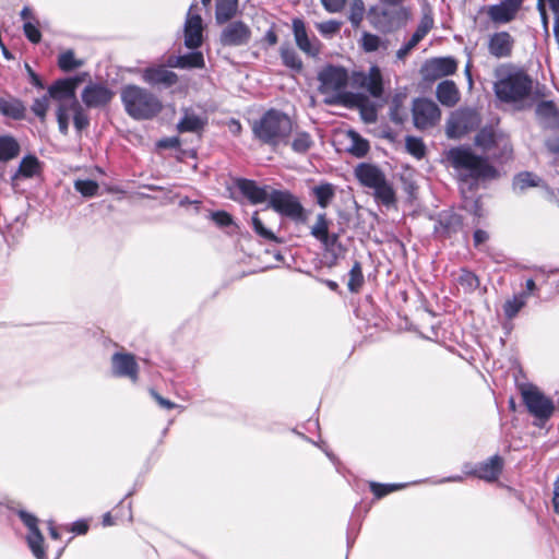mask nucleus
<instances>
[{
  "instance_id": "obj_1",
  "label": "nucleus",
  "mask_w": 559,
  "mask_h": 559,
  "mask_svg": "<svg viewBox=\"0 0 559 559\" xmlns=\"http://www.w3.org/2000/svg\"><path fill=\"white\" fill-rule=\"evenodd\" d=\"M493 92L506 104H523L533 91V79L522 68L513 64L501 66L495 71Z\"/></svg>"
},
{
  "instance_id": "obj_2",
  "label": "nucleus",
  "mask_w": 559,
  "mask_h": 559,
  "mask_svg": "<svg viewBox=\"0 0 559 559\" xmlns=\"http://www.w3.org/2000/svg\"><path fill=\"white\" fill-rule=\"evenodd\" d=\"M447 158L462 181L487 180L498 177V170L488 162V158L476 155L468 145L450 148Z\"/></svg>"
},
{
  "instance_id": "obj_3",
  "label": "nucleus",
  "mask_w": 559,
  "mask_h": 559,
  "mask_svg": "<svg viewBox=\"0 0 559 559\" xmlns=\"http://www.w3.org/2000/svg\"><path fill=\"white\" fill-rule=\"evenodd\" d=\"M252 132L262 144L275 148L281 144L288 143L293 132V121L283 111L270 109L253 122Z\"/></svg>"
},
{
  "instance_id": "obj_4",
  "label": "nucleus",
  "mask_w": 559,
  "mask_h": 559,
  "mask_svg": "<svg viewBox=\"0 0 559 559\" xmlns=\"http://www.w3.org/2000/svg\"><path fill=\"white\" fill-rule=\"evenodd\" d=\"M121 102L126 112L135 120L152 119L163 108L162 102L156 95L134 84L122 88Z\"/></svg>"
},
{
  "instance_id": "obj_5",
  "label": "nucleus",
  "mask_w": 559,
  "mask_h": 559,
  "mask_svg": "<svg viewBox=\"0 0 559 559\" xmlns=\"http://www.w3.org/2000/svg\"><path fill=\"white\" fill-rule=\"evenodd\" d=\"M320 82V92L331 95L326 99L328 104H335L344 100V91L348 84V73L345 68L336 66H326L318 73Z\"/></svg>"
},
{
  "instance_id": "obj_6",
  "label": "nucleus",
  "mask_w": 559,
  "mask_h": 559,
  "mask_svg": "<svg viewBox=\"0 0 559 559\" xmlns=\"http://www.w3.org/2000/svg\"><path fill=\"white\" fill-rule=\"evenodd\" d=\"M367 17L376 29L390 33L403 25L407 13L402 7L381 3L371 7Z\"/></svg>"
},
{
  "instance_id": "obj_7",
  "label": "nucleus",
  "mask_w": 559,
  "mask_h": 559,
  "mask_svg": "<svg viewBox=\"0 0 559 559\" xmlns=\"http://www.w3.org/2000/svg\"><path fill=\"white\" fill-rule=\"evenodd\" d=\"M269 206L293 221L301 222L305 218L301 203L289 191L272 190L269 197Z\"/></svg>"
},
{
  "instance_id": "obj_8",
  "label": "nucleus",
  "mask_w": 559,
  "mask_h": 559,
  "mask_svg": "<svg viewBox=\"0 0 559 559\" xmlns=\"http://www.w3.org/2000/svg\"><path fill=\"white\" fill-rule=\"evenodd\" d=\"M480 123L479 115L473 109H459L451 114L447 134L451 139H460L466 133L478 128Z\"/></svg>"
},
{
  "instance_id": "obj_9",
  "label": "nucleus",
  "mask_w": 559,
  "mask_h": 559,
  "mask_svg": "<svg viewBox=\"0 0 559 559\" xmlns=\"http://www.w3.org/2000/svg\"><path fill=\"white\" fill-rule=\"evenodd\" d=\"M110 372L116 378H126L132 383H136L140 366L133 354L122 349L112 354L110 358Z\"/></svg>"
},
{
  "instance_id": "obj_10",
  "label": "nucleus",
  "mask_w": 559,
  "mask_h": 559,
  "mask_svg": "<svg viewBox=\"0 0 559 559\" xmlns=\"http://www.w3.org/2000/svg\"><path fill=\"white\" fill-rule=\"evenodd\" d=\"M522 397L528 412L538 419H548L554 411L550 399L546 397L536 386L527 385L522 389Z\"/></svg>"
},
{
  "instance_id": "obj_11",
  "label": "nucleus",
  "mask_w": 559,
  "mask_h": 559,
  "mask_svg": "<svg viewBox=\"0 0 559 559\" xmlns=\"http://www.w3.org/2000/svg\"><path fill=\"white\" fill-rule=\"evenodd\" d=\"M80 83L78 78L61 79L51 84L48 88V96L58 102L57 109H68L76 104V87Z\"/></svg>"
},
{
  "instance_id": "obj_12",
  "label": "nucleus",
  "mask_w": 559,
  "mask_h": 559,
  "mask_svg": "<svg viewBox=\"0 0 559 559\" xmlns=\"http://www.w3.org/2000/svg\"><path fill=\"white\" fill-rule=\"evenodd\" d=\"M19 516L25 524V526L28 528L26 542L32 554L34 555V557H36V559H47L45 550V539L38 528L37 518L26 511H20Z\"/></svg>"
},
{
  "instance_id": "obj_13",
  "label": "nucleus",
  "mask_w": 559,
  "mask_h": 559,
  "mask_svg": "<svg viewBox=\"0 0 559 559\" xmlns=\"http://www.w3.org/2000/svg\"><path fill=\"white\" fill-rule=\"evenodd\" d=\"M292 28L297 47L307 56L317 58L321 52L322 44L316 36L308 35L304 20L293 19Z\"/></svg>"
},
{
  "instance_id": "obj_14",
  "label": "nucleus",
  "mask_w": 559,
  "mask_h": 559,
  "mask_svg": "<svg viewBox=\"0 0 559 559\" xmlns=\"http://www.w3.org/2000/svg\"><path fill=\"white\" fill-rule=\"evenodd\" d=\"M475 145L480 147L485 152H489L493 146L501 145L502 153L500 156H495V158L502 159L509 158L512 154V146L508 139L502 136H498L493 129L491 128H483L475 135Z\"/></svg>"
},
{
  "instance_id": "obj_15",
  "label": "nucleus",
  "mask_w": 559,
  "mask_h": 559,
  "mask_svg": "<svg viewBox=\"0 0 559 559\" xmlns=\"http://www.w3.org/2000/svg\"><path fill=\"white\" fill-rule=\"evenodd\" d=\"M251 38L250 27L242 21L230 22L222 29L219 41L223 46H245Z\"/></svg>"
},
{
  "instance_id": "obj_16",
  "label": "nucleus",
  "mask_w": 559,
  "mask_h": 559,
  "mask_svg": "<svg viewBox=\"0 0 559 559\" xmlns=\"http://www.w3.org/2000/svg\"><path fill=\"white\" fill-rule=\"evenodd\" d=\"M142 80L153 87L169 88L177 84L178 75L164 64H154L142 70Z\"/></svg>"
},
{
  "instance_id": "obj_17",
  "label": "nucleus",
  "mask_w": 559,
  "mask_h": 559,
  "mask_svg": "<svg viewBox=\"0 0 559 559\" xmlns=\"http://www.w3.org/2000/svg\"><path fill=\"white\" fill-rule=\"evenodd\" d=\"M457 63L452 57L431 58L421 66L425 79L436 80L455 73Z\"/></svg>"
},
{
  "instance_id": "obj_18",
  "label": "nucleus",
  "mask_w": 559,
  "mask_h": 559,
  "mask_svg": "<svg viewBox=\"0 0 559 559\" xmlns=\"http://www.w3.org/2000/svg\"><path fill=\"white\" fill-rule=\"evenodd\" d=\"M114 95V92L106 85L90 83L82 91L81 97L87 108H100L108 105Z\"/></svg>"
},
{
  "instance_id": "obj_19",
  "label": "nucleus",
  "mask_w": 559,
  "mask_h": 559,
  "mask_svg": "<svg viewBox=\"0 0 559 559\" xmlns=\"http://www.w3.org/2000/svg\"><path fill=\"white\" fill-rule=\"evenodd\" d=\"M514 43L515 40L509 32H496L488 38V52L497 59L509 58L512 55Z\"/></svg>"
},
{
  "instance_id": "obj_20",
  "label": "nucleus",
  "mask_w": 559,
  "mask_h": 559,
  "mask_svg": "<svg viewBox=\"0 0 559 559\" xmlns=\"http://www.w3.org/2000/svg\"><path fill=\"white\" fill-rule=\"evenodd\" d=\"M523 0H502L498 4L489 5L487 14L496 24H507L514 20L521 9Z\"/></svg>"
},
{
  "instance_id": "obj_21",
  "label": "nucleus",
  "mask_w": 559,
  "mask_h": 559,
  "mask_svg": "<svg viewBox=\"0 0 559 559\" xmlns=\"http://www.w3.org/2000/svg\"><path fill=\"white\" fill-rule=\"evenodd\" d=\"M355 177L359 181V183L369 189H373L380 183H383L386 180V177L382 169L370 163H360L355 168Z\"/></svg>"
},
{
  "instance_id": "obj_22",
  "label": "nucleus",
  "mask_w": 559,
  "mask_h": 559,
  "mask_svg": "<svg viewBox=\"0 0 559 559\" xmlns=\"http://www.w3.org/2000/svg\"><path fill=\"white\" fill-rule=\"evenodd\" d=\"M503 468V460L500 455L495 454L488 460L478 463L467 474L474 475L486 481H495L498 479Z\"/></svg>"
},
{
  "instance_id": "obj_23",
  "label": "nucleus",
  "mask_w": 559,
  "mask_h": 559,
  "mask_svg": "<svg viewBox=\"0 0 559 559\" xmlns=\"http://www.w3.org/2000/svg\"><path fill=\"white\" fill-rule=\"evenodd\" d=\"M193 5L190 8L185 23V45L190 49H195L202 45L203 25L199 14H191Z\"/></svg>"
},
{
  "instance_id": "obj_24",
  "label": "nucleus",
  "mask_w": 559,
  "mask_h": 559,
  "mask_svg": "<svg viewBox=\"0 0 559 559\" xmlns=\"http://www.w3.org/2000/svg\"><path fill=\"white\" fill-rule=\"evenodd\" d=\"M437 99L445 107H454L460 100V91L453 81L444 80L437 85Z\"/></svg>"
},
{
  "instance_id": "obj_25",
  "label": "nucleus",
  "mask_w": 559,
  "mask_h": 559,
  "mask_svg": "<svg viewBox=\"0 0 559 559\" xmlns=\"http://www.w3.org/2000/svg\"><path fill=\"white\" fill-rule=\"evenodd\" d=\"M408 96L406 90L399 91L391 100L390 118L395 123H403L408 118Z\"/></svg>"
},
{
  "instance_id": "obj_26",
  "label": "nucleus",
  "mask_w": 559,
  "mask_h": 559,
  "mask_svg": "<svg viewBox=\"0 0 559 559\" xmlns=\"http://www.w3.org/2000/svg\"><path fill=\"white\" fill-rule=\"evenodd\" d=\"M536 115L547 128H555L559 124V110L552 100H543L537 104Z\"/></svg>"
},
{
  "instance_id": "obj_27",
  "label": "nucleus",
  "mask_w": 559,
  "mask_h": 559,
  "mask_svg": "<svg viewBox=\"0 0 559 559\" xmlns=\"http://www.w3.org/2000/svg\"><path fill=\"white\" fill-rule=\"evenodd\" d=\"M240 192L250 200L251 203L258 204L269 200L270 194L265 188L258 186L254 181L241 179L238 181Z\"/></svg>"
},
{
  "instance_id": "obj_28",
  "label": "nucleus",
  "mask_w": 559,
  "mask_h": 559,
  "mask_svg": "<svg viewBox=\"0 0 559 559\" xmlns=\"http://www.w3.org/2000/svg\"><path fill=\"white\" fill-rule=\"evenodd\" d=\"M361 85L369 94L379 98L383 94V79L381 70L377 66H372L365 75Z\"/></svg>"
},
{
  "instance_id": "obj_29",
  "label": "nucleus",
  "mask_w": 559,
  "mask_h": 559,
  "mask_svg": "<svg viewBox=\"0 0 559 559\" xmlns=\"http://www.w3.org/2000/svg\"><path fill=\"white\" fill-rule=\"evenodd\" d=\"M238 13V0H215V22L223 25Z\"/></svg>"
},
{
  "instance_id": "obj_30",
  "label": "nucleus",
  "mask_w": 559,
  "mask_h": 559,
  "mask_svg": "<svg viewBox=\"0 0 559 559\" xmlns=\"http://www.w3.org/2000/svg\"><path fill=\"white\" fill-rule=\"evenodd\" d=\"M24 104L14 97H0V114L14 120H21L25 116Z\"/></svg>"
},
{
  "instance_id": "obj_31",
  "label": "nucleus",
  "mask_w": 559,
  "mask_h": 559,
  "mask_svg": "<svg viewBox=\"0 0 559 559\" xmlns=\"http://www.w3.org/2000/svg\"><path fill=\"white\" fill-rule=\"evenodd\" d=\"M347 138L349 140L347 152L358 158L365 157L370 148L369 142L354 130L347 132Z\"/></svg>"
},
{
  "instance_id": "obj_32",
  "label": "nucleus",
  "mask_w": 559,
  "mask_h": 559,
  "mask_svg": "<svg viewBox=\"0 0 559 559\" xmlns=\"http://www.w3.org/2000/svg\"><path fill=\"white\" fill-rule=\"evenodd\" d=\"M206 124L204 117L198 116L193 112L186 111L181 120L178 122L179 132H194L199 133Z\"/></svg>"
},
{
  "instance_id": "obj_33",
  "label": "nucleus",
  "mask_w": 559,
  "mask_h": 559,
  "mask_svg": "<svg viewBox=\"0 0 559 559\" xmlns=\"http://www.w3.org/2000/svg\"><path fill=\"white\" fill-rule=\"evenodd\" d=\"M20 144L12 135L0 136V162L7 163L19 156Z\"/></svg>"
},
{
  "instance_id": "obj_34",
  "label": "nucleus",
  "mask_w": 559,
  "mask_h": 559,
  "mask_svg": "<svg viewBox=\"0 0 559 559\" xmlns=\"http://www.w3.org/2000/svg\"><path fill=\"white\" fill-rule=\"evenodd\" d=\"M404 191L411 197H416L417 191V170L408 165H403L399 173Z\"/></svg>"
},
{
  "instance_id": "obj_35",
  "label": "nucleus",
  "mask_w": 559,
  "mask_h": 559,
  "mask_svg": "<svg viewBox=\"0 0 559 559\" xmlns=\"http://www.w3.org/2000/svg\"><path fill=\"white\" fill-rule=\"evenodd\" d=\"M280 55L282 62L285 67L289 68L295 72H300L302 70V60L289 44H284L281 46Z\"/></svg>"
},
{
  "instance_id": "obj_36",
  "label": "nucleus",
  "mask_w": 559,
  "mask_h": 559,
  "mask_svg": "<svg viewBox=\"0 0 559 559\" xmlns=\"http://www.w3.org/2000/svg\"><path fill=\"white\" fill-rule=\"evenodd\" d=\"M39 171V162L37 157L27 155L20 162L16 173L12 176V181L20 177L32 178Z\"/></svg>"
},
{
  "instance_id": "obj_37",
  "label": "nucleus",
  "mask_w": 559,
  "mask_h": 559,
  "mask_svg": "<svg viewBox=\"0 0 559 559\" xmlns=\"http://www.w3.org/2000/svg\"><path fill=\"white\" fill-rule=\"evenodd\" d=\"M372 190L377 202L386 207L395 204V192L392 185L388 180H384L383 183H380V186H377Z\"/></svg>"
},
{
  "instance_id": "obj_38",
  "label": "nucleus",
  "mask_w": 559,
  "mask_h": 559,
  "mask_svg": "<svg viewBox=\"0 0 559 559\" xmlns=\"http://www.w3.org/2000/svg\"><path fill=\"white\" fill-rule=\"evenodd\" d=\"M440 117L441 111L438 105L430 99L421 98V128L426 124H435Z\"/></svg>"
},
{
  "instance_id": "obj_39",
  "label": "nucleus",
  "mask_w": 559,
  "mask_h": 559,
  "mask_svg": "<svg viewBox=\"0 0 559 559\" xmlns=\"http://www.w3.org/2000/svg\"><path fill=\"white\" fill-rule=\"evenodd\" d=\"M312 194L320 207L325 209L335 197V188L332 183L325 182L312 188Z\"/></svg>"
},
{
  "instance_id": "obj_40",
  "label": "nucleus",
  "mask_w": 559,
  "mask_h": 559,
  "mask_svg": "<svg viewBox=\"0 0 559 559\" xmlns=\"http://www.w3.org/2000/svg\"><path fill=\"white\" fill-rule=\"evenodd\" d=\"M526 293H520L518 295H514L512 298L508 299L503 304V313L506 318H508L509 320L515 318L518 313L521 311V309L526 305Z\"/></svg>"
},
{
  "instance_id": "obj_41",
  "label": "nucleus",
  "mask_w": 559,
  "mask_h": 559,
  "mask_svg": "<svg viewBox=\"0 0 559 559\" xmlns=\"http://www.w3.org/2000/svg\"><path fill=\"white\" fill-rule=\"evenodd\" d=\"M366 15V7L362 0H352L348 9V21L354 28H358Z\"/></svg>"
},
{
  "instance_id": "obj_42",
  "label": "nucleus",
  "mask_w": 559,
  "mask_h": 559,
  "mask_svg": "<svg viewBox=\"0 0 559 559\" xmlns=\"http://www.w3.org/2000/svg\"><path fill=\"white\" fill-rule=\"evenodd\" d=\"M313 145L311 135L306 131L295 133L290 143L292 150L297 154H306Z\"/></svg>"
},
{
  "instance_id": "obj_43",
  "label": "nucleus",
  "mask_w": 559,
  "mask_h": 559,
  "mask_svg": "<svg viewBox=\"0 0 559 559\" xmlns=\"http://www.w3.org/2000/svg\"><path fill=\"white\" fill-rule=\"evenodd\" d=\"M457 284L463 288L465 293H473L479 286L478 276L466 269H462L456 277Z\"/></svg>"
},
{
  "instance_id": "obj_44",
  "label": "nucleus",
  "mask_w": 559,
  "mask_h": 559,
  "mask_svg": "<svg viewBox=\"0 0 559 559\" xmlns=\"http://www.w3.org/2000/svg\"><path fill=\"white\" fill-rule=\"evenodd\" d=\"M68 112L73 115V124L78 132H82L90 126L88 116L79 102L69 107Z\"/></svg>"
},
{
  "instance_id": "obj_45",
  "label": "nucleus",
  "mask_w": 559,
  "mask_h": 559,
  "mask_svg": "<svg viewBox=\"0 0 559 559\" xmlns=\"http://www.w3.org/2000/svg\"><path fill=\"white\" fill-rule=\"evenodd\" d=\"M540 181H542L540 178L537 177L536 175H534L530 171H524V173H520L519 175H516L514 177L513 188L515 190L523 191L530 187H537Z\"/></svg>"
},
{
  "instance_id": "obj_46",
  "label": "nucleus",
  "mask_w": 559,
  "mask_h": 559,
  "mask_svg": "<svg viewBox=\"0 0 559 559\" xmlns=\"http://www.w3.org/2000/svg\"><path fill=\"white\" fill-rule=\"evenodd\" d=\"M348 276H349V278H348L347 287H348L349 292L357 293L364 284V275H362L360 262L355 261V263L353 264V266L348 273Z\"/></svg>"
},
{
  "instance_id": "obj_47",
  "label": "nucleus",
  "mask_w": 559,
  "mask_h": 559,
  "mask_svg": "<svg viewBox=\"0 0 559 559\" xmlns=\"http://www.w3.org/2000/svg\"><path fill=\"white\" fill-rule=\"evenodd\" d=\"M180 58V69H201L204 67V58L202 52L192 51L182 56Z\"/></svg>"
},
{
  "instance_id": "obj_48",
  "label": "nucleus",
  "mask_w": 559,
  "mask_h": 559,
  "mask_svg": "<svg viewBox=\"0 0 559 559\" xmlns=\"http://www.w3.org/2000/svg\"><path fill=\"white\" fill-rule=\"evenodd\" d=\"M82 64L83 62L75 58L74 52L72 50H67L62 52L58 58V66L64 72L78 69Z\"/></svg>"
},
{
  "instance_id": "obj_49",
  "label": "nucleus",
  "mask_w": 559,
  "mask_h": 559,
  "mask_svg": "<svg viewBox=\"0 0 559 559\" xmlns=\"http://www.w3.org/2000/svg\"><path fill=\"white\" fill-rule=\"evenodd\" d=\"M439 223L443 231L448 235L456 233L462 227L461 217L457 214L453 213L441 216Z\"/></svg>"
},
{
  "instance_id": "obj_50",
  "label": "nucleus",
  "mask_w": 559,
  "mask_h": 559,
  "mask_svg": "<svg viewBox=\"0 0 559 559\" xmlns=\"http://www.w3.org/2000/svg\"><path fill=\"white\" fill-rule=\"evenodd\" d=\"M98 183L91 179H78L74 181V189L85 198H93L97 194Z\"/></svg>"
},
{
  "instance_id": "obj_51",
  "label": "nucleus",
  "mask_w": 559,
  "mask_h": 559,
  "mask_svg": "<svg viewBox=\"0 0 559 559\" xmlns=\"http://www.w3.org/2000/svg\"><path fill=\"white\" fill-rule=\"evenodd\" d=\"M371 492L374 495L377 499H381L386 495L399 490L404 487L403 484H380L376 481H370L369 484Z\"/></svg>"
},
{
  "instance_id": "obj_52",
  "label": "nucleus",
  "mask_w": 559,
  "mask_h": 559,
  "mask_svg": "<svg viewBox=\"0 0 559 559\" xmlns=\"http://www.w3.org/2000/svg\"><path fill=\"white\" fill-rule=\"evenodd\" d=\"M251 223H252V227H253V230L263 239L265 240H269V241H277V237L275 236V234L267 229L264 225H263V222L262 219L259 217V214L258 212H255L253 214V216L251 217Z\"/></svg>"
},
{
  "instance_id": "obj_53",
  "label": "nucleus",
  "mask_w": 559,
  "mask_h": 559,
  "mask_svg": "<svg viewBox=\"0 0 559 559\" xmlns=\"http://www.w3.org/2000/svg\"><path fill=\"white\" fill-rule=\"evenodd\" d=\"M329 225L330 222L326 218V215L324 213L318 214L317 221L314 225L311 227V235L317 239L320 240L321 238H325L326 234H329Z\"/></svg>"
},
{
  "instance_id": "obj_54",
  "label": "nucleus",
  "mask_w": 559,
  "mask_h": 559,
  "mask_svg": "<svg viewBox=\"0 0 559 559\" xmlns=\"http://www.w3.org/2000/svg\"><path fill=\"white\" fill-rule=\"evenodd\" d=\"M418 43L419 27L413 33L411 39L396 51V59L404 61L409 52L418 45Z\"/></svg>"
},
{
  "instance_id": "obj_55",
  "label": "nucleus",
  "mask_w": 559,
  "mask_h": 559,
  "mask_svg": "<svg viewBox=\"0 0 559 559\" xmlns=\"http://www.w3.org/2000/svg\"><path fill=\"white\" fill-rule=\"evenodd\" d=\"M49 98L50 97L48 95L36 98L31 107L34 115L37 116L41 121H44L46 118L49 108Z\"/></svg>"
},
{
  "instance_id": "obj_56",
  "label": "nucleus",
  "mask_w": 559,
  "mask_h": 559,
  "mask_svg": "<svg viewBox=\"0 0 559 559\" xmlns=\"http://www.w3.org/2000/svg\"><path fill=\"white\" fill-rule=\"evenodd\" d=\"M23 31L26 38L33 43L38 44L41 39V33L38 28V24L33 23L32 21H26L23 25Z\"/></svg>"
},
{
  "instance_id": "obj_57",
  "label": "nucleus",
  "mask_w": 559,
  "mask_h": 559,
  "mask_svg": "<svg viewBox=\"0 0 559 559\" xmlns=\"http://www.w3.org/2000/svg\"><path fill=\"white\" fill-rule=\"evenodd\" d=\"M381 39L379 36L370 33H364L361 37L362 49L367 52H372L379 49Z\"/></svg>"
},
{
  "instance_id": "obj_58",
  "label": "nucleus",
  "mask_w": 559,
  "mask_h": 559,
  "mask_svg": "<svg viewBox=\"0 0 559 559\" xmlns=\"http://www.w3.org/2000/svg\"><path fill=\"white\" fill-rule=\"evenodd\" d=\"M342 26V23L335 20L325 21L317 24V29L323 36H333Z\"/></svg>"
},
{
  "instance_id": "obj_59",
  "label": "nucleus",
  "mask_w": 559,
  "mask_h": 559,
  "mask_svg": "<svg viewBox=\"0 0 559 559\" xmlns=\"http://www.w3.org/2000/svg\"><path fill=\"white\" fill-rule=\"evenodd\" d=\"M359 112H360V117L362 119L364 122L366 123H373L377 121V118H378V114H377V109L373 105L371 104H361L359 106Z\"/></svg>"
},
{
  "instance_id": "obj_60",
  "label": "nucleus",
  "mask_w": 559,
  "mask_h": 559,
  "mask_svg": "<svg viewBox=\"0 0 559 559\" xmlns=\"http://www.w3.org/2000/svg\"><path fill=\"white\" fill-rule=\"evenodd\" d=\"M323 9L331 14L341 13L348 0H320Z\"/></svg>"
},
{
  "instance_id": "obj_61",
  "label": "nucleus",
  "mask_w": 559,
  "mask_h": 559,
  "mask_svg": "<svg viewBox=\"0 0 559 559\" xmlns=\"http://www.w3.org/2000/svg\"><path fill=\"white\" fill-rule=\"evenodd\" d=\"M57 121L59 131L67 135L69 131V122H70V116L68 112V109H57Z\"/></svg>"
},
{
  "instance_id": "obj_62",
  "label": "nucleus",
  "mask_w": 559,
  "mask_h": 559,
  "mask_svg": "<svg viewBox=\"0 0 559 559\" xmlns=\"http://www.w3.org/2000/svg\"><path fill=\"white\" fill-rule=\"evenodd\" d=\"M211 218L219 227H227L233 224L231 216L225 211L213 212Z\"/></svg>"
},
{
  "instance_id": "obj_63",
  "label": "nucleus",
  "mask_w": 559,
  "mask_h": 559,
  "mask_svg": "<svg viewBox=\"0 0 559 559\" xmlns=\"http://www.w3.org/2000/svg\"><path fill=\"white\" fill-rule=\"evenodd\" d=\"M537 10L540 15L542 26L546 34L549 33V17L546 11L545 0H537Z\"/></svg>"
},
{
  "instance_id": "obj_64",
  "label": "nucleus",
  "mask_w": 559,
  "mask_h": 559,
  "mask_svg": "<svg viewBox=\"0 0 559 559\" xmlns=\"http://www.w3.org/2000/svg\"><path fill=\"white\" fill-rule=\"evenodd\" d=\"M406 150L414 157L419 158V138L407 136L406 138Z\"/></svg>"
}]
</instances>
